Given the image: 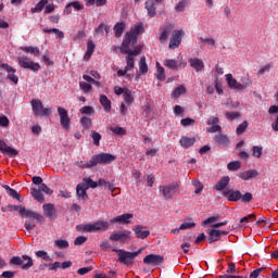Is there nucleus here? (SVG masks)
Instances as JSON below:
<instances>
[{
  "instance_id": "f257e3e1",
  "label": "nucleus",
  "mask_w": 278,
  "mask_h": 278,
  "mask_svg": "<svg viewBox=\"0 0 278 278\" xmlns=\"http://www.w3.org/2000/svg\"><path fill=\"white\" fill-rule=\"evenodd\" d=\"M142 31H144V27H142V25H137L127 31L122 42L121 53L130 55L131 58L140 55L142 52V46H137L134 50H131V47L138 42V36H140Z\"/></svg>"
},
{
  "instance_id": "f03ea898",
  "label": "nucleus",
  "mask_w": 278,
  "mask_h": 278,
  "mask_svg": "<svg viewBox=\"0 0 278 278\" xmlns=\"http://www.w3.org/2000/svg\"><path fill=\"white\" fill-rule=\"evenodd\" d=\"M116 161V155L101 152L99 154H94L91 156L90 161L84 163V161H76L74 164L78 168L86 169V168H94V166L112 164V162Z\"/></svg>"
},
{
  "instance_id": "7ed1b4c3",
  "label": "nucleus",
  "mask_w": 278,
  "mask_h": 278,
  "mask_svg": "<svg viewBox=\"0 0 278 278\" xmlns=\"http://www.w3.org/2000/svg\"><path fill=\"white\" fill-rule=\"evenodd\" d=\"M7 207L9 212H20L21 216H27L28 218L37 220V223H42L45 220V216H42V214L36 213L31 210H27L23 205L9 204Z\"/></svg>"
},
{
  "instance_id": "20e7f679",
  "label": "nucleus",
  "mask_w": 278,
  "mask_h": 278,
  "mask_svg": "<svg viewBox=\"0 0 278 278\" xmlns=\"http://www.w3.org/2000/svg\"><path fill=\"white\" fill-rule=\"evenodd\" d=\"M12 266H21L22 270H29L34 266V260L29 255L13 256L10 260Z\"/></svg>"
},
{
  "instance_id": "39448f33",
  "label": "nucleus",
  "mask_w": 278,
  "mask_h": 278,
  "mask_svg": "<svg viewBox=\"0 0 278 278\" xmlns=\"http://www.w3.org/2000/svg\"><path fill=\"white\" fill-rule=\"evenodd\" d=\"M114 253H117V262L119 264H124V266H131L134 265V254L129 251H125L123 249H113Z\"/></svg>"
},
{
  "instance_id": "423d86ee",
  "label": "nucleus",
  "mask_w": 278,
  "mask_h": 278,
  "mask_svg": "<svg viewBox=\"0 0 278 278\" xmlns=\"http://www.w3.org/2000/svg\"><path fill=\"white\" fill-rule=\"evenodd\" d=\"M31 110L35 116H49L51 114V109H47L42 105V101L38 99H33L30 101Z\"/></svg>"
},
{
  "instance_id": "0eeeda50",
  "label": "nucleus",
  "mask_w": 278,
  "mask_h": 278,
  "mask_svg": "<svg viewBox=\"0 0 278 278\" xmlns=\"http://www.w3.org/2000/svg\"><path fill=\"white\" fill-rule=\"evenodd\" d=\"M159 190L160 192H162L164 199H173V197H175V194L177 193V190H179V182H172L166 186H160Z\"/></svg>"
},
{
  "instance_id": "6e6552de",
  "label": "nucleus",
  "mask_w": 278,
  "mask_h": 278,
  "mask_svg": "<svg viewBox=\"0 0 278 278\" xmlns=\"http://www.w3.org/2000/svg\"><path fill=\"white\" fill-rule=\"evenodd\" d=\"M17 62L22 68H25L26 71H33L34 73L40 68V63L34 62L25 55L18 56Z\"/></svg>"
},
{
  "instance_id": "1a4fd4ad",
  "label": "nucleus",
  "mask_w": 278,
  "mask_h": 278,
  "mask_svg": "<svg viewBox=\"0 0 278 278\" xmlns=\"http://www.w3.org/2000/svg\"><path fill=\"white\" fill-rule=\"evenodd\" d=\"M109 240H111V242H129V240H131V231L121 230L117 232H112Z\"/></svg>"
},
{
  "instance_id": "9d476101",
  "label": "nucleus",
  "mask_w": 278,
  "mask_h": 278,
  "mask_svg": "<svg viewBox=\"0 0 278 278\" xmlns=\"http://www.w3.org/2000/svg\"><path fill=\"white\" fill-rule=\"evenodd\" d=\"M143 264L153 267L162 266L164 264V257L160 254H148L143 258Z\"/></svg>"
},
{
  "instance_id": "9b49d317",
  "label": "nucleus",
  "mask_w": 278,
  "mask_h": 278,
  "mask_svg": "<svg viewBox=\"0 0 278 278\" xmlns=\"http://www.w3.org/2000/svg\"><path fill=\"white\" fill-rule=\"evenodd\" d=\"M58 113L60 116V124L63 129H71V117H68V111L66 109L59 106Z\"/></svg>"
},
{
  "instance_id": "f8f14e48",
  "label": "nucleus",
  "mask_w": 278,
  "mask_h": 278,
  "mask_svg": "<svg viewBox=\"0 0 278 278\" xmlns=\"http://www.w3.org/2000/svg\"><path fill=\"white\" fill-rule=\"evenodd\" d=\"M144 229H147V227L142 225H137L132 227V231L135 232L136 238H138L139 240H147V238L151 236V231Z\"/></svg>"
},
{
  "instance_id": "ddd939ff",
  "label": "nucleus",
  "mask_w": 278,
  "mask_h": 278,
  "mask_svg": "<svg viewBox=\"0 0 278 278\" xmlns=\"http://www.w3.org/2000/svg\"><path fill=\"white\" fill-rule=\"evenodd\" d=\"M131 218H134V214L131 213H125L122 215H118L116 217H113L110 223H118L119 225H130L131 224Z\"/></svg>"
},
{
  "instance_id": "4468645a",
  "label": "nucleus",
  "mask_w": 278,
  "mask_h": 278,
  "mask_svg": "<svg viewBox=\"0 0 278 278\" xmlns=\"http://www.w3.org/2000/svg\"><path fill=\"white\" fill-rule=\"evenodd\" d=\"M225 78H226L227 85L231 90H238V92H242V88H243L242 84L238 83V80L233 78V75L226 74Z\"/></svg>"
},
{
  "instance_id": "2eb2a0df",
  "label": "nucleus",
  "mask_w": 278,
  "mask_h": 278,
  "mask_svg": "<svg viewBox=\"0 0 278 278\" xmlns=\"http://www.w3.org/2000/svg\"><path fill=\"white\" fill-rule=\"evenodd\" d=\"M181 36H184V30H174L169 41V49H177L181 45Z\"/></svg>"
},
{
  "instance_id": "dca6fc26",
  "label": "nucleus",
  "mask_w": 278,
  "mask_h": 278,
  "mask_svg": "<svg viewBox=\"0 0 278 278\" xmlns=\"http://www.w3.org/2000/svg\"><path fill=\"white\" fill-rule=\"evenodd\" d=\"M42 210H43L45 216H47V218H49V220H55V218H58L55 205H53L51 203L43 204Z\"/></svg>"
},
{
  "instance_id": "f3484780",
  "label": "nucleus",
  "mask_w": 278,
  "mask_h": 278,
  "mask_svg": "<svg viewBox=\"0 0 278 278\" xmlns=\"http://www.w3.org/2000/svg\"><path fill=\"white\" fill-rule=\"evenodd\" d=\"M1 66L7 71V73H9L7 78L16 86V84H18V76L15 74L16 68L10 66L8 63H3Z\"/></svg>"
},
{
  "instance_id": "a211bd4d",
  "label": "nucleus",
  "mask_w": 278,
  "mask_h": 278,
  "mask_svg": "<svg viewBox=\"0 0 278 278\" xmlns=\"http://www.w3.org/2000/svg\"><path fill=\"white\" fill-rule=\"evenodd\" d=\"M0 152L1 153H7V155H9V157H16V155H18V152L16 149L8 146V143H5V141L0 139Z\"/></svg>"
},
{
  "instance_id": "6ab92c4d",
  "label": "nucleus",
  "mask_w": 278,
  "mask_h": 278,
  "mask_svg": "<svg viewBox=\"0 0 278 278\" xmlns=\"http://www.w3.org/2000/svg\"><path fill=\"white\" fill-rule=\"evenodd\" d=\"M223 197H228V201L238 203L242 199V192L240 190H225Z\"/></svg>"
},
{
  "instance_id": "aec40b11",
  "label": "nucleus",
  "mask_w": 278,
  "mask_h": 278,
  "mask_svg": "<svg viewBox=\"0 0 278 278\" xmlns=\"http://www.w3.org/2000/svg\"><path fill=\"white\" fill-rule=\"evenodd\" d=\"M238 177L242 179V181H250V179H255V177H260V172H257V169H249L239 173Z\"/></svg>"
},
{
  "instance_id": "412c9836",
  "label": "nucleus",
  "mask_w": 278,
  "mask_h": 278,
  "mask_svg": "<svg viewBox=\"0 0 278 278\" xmlns=\"http://www.w3.org/2000/svg\"><path fill=\"white\" fill-rule=\"evenodd\" d=\"M110 229V223L98 220L93 224H91V231H108Z\"/></svg>"
},
{
  "instance_id": "4be33fe9",
  "label": "nucleus",
  "mask_w": 278,
  "mask_h": 278,
  "mask_svg": "<svg viewBox=\"0 0 278 278\" xmlns=\"http://www.w3.org/2000/svg\"><path fill=\"white\" fill-rule=\"evenodd\" d=\"M86 184H78L76 187V194L78 199H81V201H88V192H87Z\"/></svg>"
},
{
  "instance_id": "5701e85b",
  "label": "nucleus",
  "mask_w": 278,
  "mask_h": 278,
  "mask_svg": "<svg viewBox=\"0 0 278 278\" xmlns=\"http://www.w3.org/2000/svg\"><path fill=\"white\" fill-rule=\"evenodd\" d=\"M189 64L197 73H200V71H203L205 68V64L203 63V60L197 59V58H191L189 59Z\"/></svg>"
},
{
  "instance_id": "b1692460",
  "label": "nucleus",
  "mask_w": 278,
  "mask_h": 278,
  "mask_svg": "<svg viewBox=\"0 0 278 278\" xmlns=\"http://www.w3.org/2000/svg\"><path fill=\"white\" fill-rule=\"evenodd\" d=\"M99 101L106 114L112 112V101L110 98H108V96L101 94Z\"/></svg>"
},
{
  "instance_id": "393cba45",
  "label": "nucleus",
  "mask_w": 278,
  "mask_h": 278,
  "mask_svg": "<svg viewBox=\"0 0 278 278\" xmlns=\"http://www.w3.org/2000/svg\"><path fill=\"white\" fill-rule=\"evenodd\" d=\"M146 10L148 11L150 18L157 16V12L155 11V2H153V0L146 1Z\"/></svg>"
},
{
  "instance_id": "a878e982",
  "label": "nucleus",
  "mask_w": 278,
  "mask_h": 278,
  "mask_svg": "<svg viewBox=\"0 0 278 278\" xmlns=\"http://www.w3.org/2000/svg\"><path fill=\"white\" fill-rule=\"evenodd\" d=\"M214 141L222 147H229V137L227 135L218 134L214 137Z\"/></svg>"
},
{
  "instance_id": "bb28decb",
  "label": "nucleus",
  "mask_w": 278,
  "mask_h": 278,
  "mask_svg": "<svg viewBox=\"0 0 278 278\" xmlns=\"http://www.w3.org/2000/svg\"><path fill=\"white\" fill-rule=\"evenodd\" d=\"M195 142L197 139L194 137H181L179 140V143L184 149H190V147H192V144H194Z\"/></svg>"
},
{
  "instance_id": "cd10ccee",
  "label": "nucleus",
  "mask_w": 278,
  "mask_h": 278,
  "mask_svg": "<svg viewBox=\"0 0 278 278\" xmlns=\"http://www.w3.org/2000/svg\"><path fill=\"white\" fill-rule=\"evenodd\" d=\"M229 186V176L223 177L215 186L214 189L217 190V192H220L225 190Z\"/></svg>"
},
{
  "instance_id": "c85d7f7f",
  "label": "nucleus",
  "mask_w": 278,
  "mask_h": 278,
  "mask_svg": "<svg viewBox=\"0 0 278 278\" xmlns=\"http://www.w3.org/2000/svg\"><path fill=\"white\" fill-rule=\"evenodd\" d=\"M127 27V25L125 24V22H118L115 24L113 31L115 34V38H121V36H123V31H125V28Z\"/></svg>"
},
{
  "instance_id": "c756f323",
  "label": "nucleus",
  "mask_w": 278,
  "mask_h": 278,
  "mask_svg": "<svg viewBox=\"0 0 278 278\" xmlns=\"http://www.w3.org/2000/svg\"><path fill=\"white\" fill-rule=\"evenodd\" d=\"M175 27L173 25H167L160 35V42H166L168 40V36H170V31H173Z\"/></svg>"
},
{
  "instance_id": "7c9ffc66",
  "label": "nucleus",
  "mask_w": 278,
  "mask_h": 278,
  "mask_svg": "<svg viewBox=\"0 0 278 278\" xmlns=\"http://www.w3.org/2000/svg\"><path fill=\"white\" fill-rule=\"evenodd\" d=\"M220 240V230L211 229L208 231V243L213 244V242H218Z\"/></svg>"
},
{
  "instance_id": "2f4dec72",
  "label": "nucleus",
  "mask_w": 278,
  "mask_h": 278,
  "mask_svg": "<svg viewBox=\"0 0 278 278\" xmlns=\"http://www.w3.org/2000/svg\"><path fill=\"white\" fill-rule=\"evenodd\" d=\"M49 0H40L34 8L30 9L31 14H38L45 10Z\"/></svg>"
},
{
  "instance_id": "473e14b6",
  "label": "nucleus",
  "mask_w": 278,
  "mask_h": 278,
  "mask_svg": "<svg viewBox=\"0 0 278 278\" xmlns=\"http://www.w3.org/2000/svg\"><path fill=\"white\" fill-rule=\"evenodd\" d=\"M30 194L35 199V201H38V203L45 202V195L42 194V191L36 188L30 189Z\"/></svg>"
},
{
  "instance_id": "72a5a7b5",
  "label": "nucleus",
  "mask_w": 278,
  "mask_h": 278,
  "mask_svg": "<svg viewBox=\"0 0 278 278\" xmlns=\"http://www.w3.org/2000/svg\"><path fill=\"white\" fill-rule=\"evenodd\" d=\"M139 73H141V75H147V73H149V65H147L146 56H141V59H140Z\"/></svg>"
},
{
  "instance_id": "f704fd0d",
  "label": "nucleus",
  "mask_w": 278,
  "mask_h": 278,
  "mask_svg": "<svg viewBox=\"0 0 278 278\" xmlns=\"http://www.w3.org/2000/svg\"><path fill=\"white\" fill-rule=\"evenodd\" d=\"M123 99L126 105H131V103H134V93L131 92V90L126 88L123 94Z\"/></svg>"
},
{
  "instance_id": "c9c22d12",
  "label": "nucleus",
  "mask_w": 278,
  "mask_h": 278,
  "mask_svg": "<svg viewBox=\"0 0 278 278\" xmlns=\"http://www.w3.org/2000/svg\"><path fill=\"white\" fill-rule=\"evenodd\" d=\"M21 51H24V53H30V55L38 56L40 55V49L34 48L31 46L29 47H21Z\"/></svg>"
},
{
  "instance_id": "e433bc0d",
  "label": "nucleus",
  "mask_w": 278,
  "mask_h": 278,
  "mask_svg": "<svg viewBox=\"0 0 278 278\" xmlns=\"http://www.w3.org/2000/svg\"><path fill=\"white\" fill-rule=\"evenodd\" d=\"M125 68L126 71H134V68H136V59H134V56L127 54Z\"/></svg>"
},
{
  "instance_id": "4c0bfd02",
  "label": "nucleus",
  "mask_w": 278,
  "mask_h": 278,
  "mask_svg": "<svg viewBox=\"0 0 278 278\" xmlns=\"http://www.w3.org/2000/svg\"><path fill=\"white\" fill-rule=\"evenodd\" d=\"M81 184H85V188L88 190L89 188H98L99 187V184L94 180H92V178H84L83 179V182Z\"/></svg>"
},
{
  "instance_id": "58836bf2",
  "label": "nucleus",
  "mask_w": 278,
  "mask_h": 278,
  "mask_svg": "<svg viewBox=\"0 0 278 278\" xmlns=\"http://www.w3.org/2000/svg\"><path fill=\"white\" fill-rule=\"evenodd\" d=\"M163 64L167 68H172V71H175V68L179 67V63L176 60L166 59L163 61Z\"/></svg>"
},
{
  "instance_id": "ea45409f",
  "label": "nucleus",
  "mask_w": 278,
  "mask_h": 278,
  "mask_svg": "<svg viewBox=\"0 0 278 278\" xmlns=\"http://www.w3.org/2000/svg\"><path fill=\"white\" fill-rule=\"evenodd\" d=\"M51 31L55 34L56 38H61V39L64 38V31L58 28H43L45 34H51Z\"/></svg>"
},
{
  "instance_id": "a19ab883",
  "label": "nucleus",
  "mask_w": 278,
  "mask_h": 278,
  "mask_svg": "<svg viewBox=\"0 0 278 278\" xmlns=\"http://www.w3.org/2000/svg\"><path fill=\"white\" fill-rule=\"evenodd\" d=\"M180 94H186V87L184 85H180L179 87H177L173 93H172V97L174 99H179V96Z\"/></svg>"
},
{
  "instance_id": "79ce46f5",
  "label": "nucleus",
  "mask_w": 278,
  "mask_h": 278,
  "mask_svg": "<svg viewBox=\"0 0 278 278\" xmlns=\"http://www.w3.org/2000/svg\"><path fill=\"white\" fill-rule=\"evenodd\" d=\"M91 138L94 147H99L101 144V134H99L97 130H91Z\"/></svg>"
},
{
  "instance_id": "37998d69",
  "label": "nucleus",
  "mask_w": 278,
  "mask_h": 278,
  "mask_svg": "<svg viewBox=\"0 0 278 278\" xmlns=\"http://www.w3.org/2000/svg\"><path fill=\"white\" fill-rule=\"evenodd\" d=\"M80 125L84 129H90L92 127V119H90V117L84 116L80 118Z\"/></svg>"
},
{
  "instance_id": "c03bdc74",
  "label": "nucleus",
  "mask_w": 278,
  "mask_h": 278,
  "mask_svg": "<svg viewBox=\"0 0 278 278\" xmlns=\"http://www.w3.org/2000/svg\"><path fill=\"white\" fill-rule=\"evenodd\" d=\"M249 127V122L244 121L240 125L237 126L236 134L237 136H242L243 131H247V128Z\"/></svg>"
},
{
  "instance_id": "a18cd8bd",
  "label": "nucleus",
  "mask_w": 278,
  "mask_h": 278,
  "mask_svg": "<svg viewBox=\"0 0 278 278\" xmlns=\"http://www.w3.org/2000/svg\"><path fill=\"white\" fill-rule=\"evenodd\" d=\"M241 167L242 163L240 161H232L227 165L228 170H240Z\"/></svg>"
},
{
  "instance_id": "49530a36",
  "label": "nucleus",
  "mask_w": 278,
  "mask_h": 278,
  "mask_svg": "<svg viewBox=\"0 0 278 278\" xmlns=\"http://www.w3.org/2000/svg\"><path fill=\"white\" fill-rule=\"evenodd\" d=\"M76 229L78 231H87V233H92V224L77 225Z\"/></svg>"
},
{
  "instance_id": "de8ad7c7",
  "label": "nucleus",
  "mask_w": 278,
  "mask_h": 278,
  "mask_svg": "<svg viewBox=\"0 0 278 278\" xmlns=\"http://www.w3.org/2000/svg\"><path fill=\"white\" fill-rule=\"evenodd\" d=\"M35 254L37 257H41L42 260H45V262H51V256H49V253L43 250H39Z\"/></svg>"
},
{
  "instance_id": "09e8293b",
  "label": "nucleus",
  "mask_w": 278,
  "mask_h": 278,
  "mask_svg": "<svg viewBox=\"0 0 278 278\" xmlns=\"http://www.w3.org/2000/svg\"><path fill=\"white\" fill-rule=\"evenodd\" d=\"M111 131L115 134L116 136H125L127 134V130L123 127H111Z\"/></svg>"
},
{
  "instance_id": "8fccbe9b",
  "label": "nucleus",
  "mask_w": 278,
  "mask_h": 278,
  "mask_svg": "<svg viewBox=\"0 0 278 278\" xmlns=\"http://www.w3.org/2000/svg\"><path fill=\"white\" fill-rule=\"evenodd\" d=\"M80 114H87L89 116H92V114H94V108L92 106H83L79 110Z\"/></svg>"
},
{
  "instance_id": "3c124183",
  "label": "nucleus",
  "mask_w": 278,
  "mask_h": 278,
  "mask_svg": "<svg viewBox=\"0 0 278 278\" xmlns=\"http://www.w3.org/2000/svg\"><path fill=\"white\" fill-rule=\"evenodd\" d=\"M194 123H195L194 119L190 118V117H186L180 121V125L182 127H190V126L194 125Z\"/></svg>"
},
{
  "instance_id": "603ef678",
  "label": "nucleus",
  "mask_w": 278,
  "mask_h": 278,
  "mask_svg": "<svg viewBox=\"0 0 278 278\" xmlns=\"http://www.w3.org/2000/svg\"><path fill=\"white\" fill-rule=\"evenodd\" d=\"M227 121H236V118H240V112H226Z\"/></svg>"
},
{
  "instance_id": "864d4df0",
  "label": "nucleus",
  "mask_w": 278,
  "mask_h": 278,
  "mask_svg": "<svg viewBox=\"0 0 278 278\" xmlns=\"http://www.w3.org/2000/svg\"><path fill=\"white\" fill-rule=\"evenodd\" d=\"M54 244L58 247V249H68V241L66 240H55Z\"/></svg>"
},
{
  "instance_id": "5fc2aeb1",
  "label": "nucleus",
  "mask_w": 278,
  "mask_h": 278,
  "mask_svg": "<svg viewBox=\"0 0 278 278\" xmlns=\"http://www.w3.org/2000/svg\"><path fill=\"white\" fill-rule=\"evenodd\" d=\"M38 189L40 190V192H45V194H53V190H51L49 188V186H47V184H41Z\"/></svg>"
},
{
  "instance_id": "6e6d98bb",
  "label": "nucleus",
  "mask_w": 278,
  "mask_h": 278,
  "mask_svg": "<svg viewBox=\"0 0 278 278\" xmlns=\"http://www.w3.org/2000/svg\"><path fill=\"white\" fill-rule=\"evenodd\" d=\"M241 201L242 203H251L253 201V194L251 192H247L242 195L241 193Z\"/></svg>"
},
{
  "instance_id": "4d7b16f0",
  "label": "nucleus",
  "mask_w": 278,
  "mask_h": 278,
  "mask_svg": "<svg viewBox=\"0 0 278 278\" xmlns=\"http://www.w3.org/2000/svg\"><path fill=\"white\" fill-rule=\"evenodd\" d=\"M88 241V237L79 236L74 240L75 247H81L85 242Z\"/></svg>"
},
{
  "instance_id": "13d9d810",
  "label": "nucleus",
  "mask_w": 278,
  "mask_h": 278,
  "mask_svg": "<svg viewBox=\"0 0 278 278\" xmlns=\"http://www.w3.org/2000/svg\"><path fill=\"white\" fill-rule=\"evenodd\" d=\"M79 86H80V89L83 90V92H90V90H92V85H90L86 81H80Z\"/></svg>"
},
{
  "instance_id": "bf43d9fd",
  "label": "nucleus",
  "mask_w": 278,
  "mask_h": 278,
  "mask_svg": "<svg viewBox=\"0 0 278 278\" xmlns=\"http://www.w3.org/2000/svg\"><path fill=\"white\" fill-rule=\"evenodd\" d=\"M251 84H252L251 78H249V77L241 78L242 91L247 90V88H249V86H251Z\"/></svg>"
},
{
  "instance_id": "052dcab7",
  "label": "nucleus",
  "mask_w": 278,
  "mask_h": 278,
  "mask_svg": "<svg viewBox=\"0 0 278 278\" xmlns=\"http://www.w3.org/2000/svg\"><path fill=\"white\" fill-rule=\"evenodd\" d=\"M24 227L27 231H31V229H36V223L31 219H27L24 224Z\"/></svg>"
},
{
  "instance_id": "680f3d73",
  "label": "nucleus",
  "mask_w": 278,
  "mask_h": 278,
  "mask_svg": "<svg viewBox=\"0 0 278 278\" xmlns=\"http://www.w3.org/2000/svg\"><path fill=\"white\" fill-rule=\"evenodd\" d=\"M156 79L160 81H164L166 79V75L164 73V67H159L157 74H156Z\"/></svg>"
},
{
  "instance_id": "e2e57ef3",
  "label": "nucleus",
  "mask_w": 278,
  "mask_h": 278,
  "mask_svg": "<svg viewBox=\"0 0 278 278\" xmlns=\"http://www.w3.org/2000/svg\"><path fill=\"white\" fill-rule=\"evenodd\" d=\"M193 186L195 188V194H201L203 192V184H201V181H194Z\"/></svg>"
},
{
  "instance_id": "0e129e2a",
  "label": "nucleus",
  "mask_w": 278,
  "mask_h": 278,
  "mask_svg": "<svg viewBox=\"0 0 278 278\" xmlns=\"http://www.w3.org/2000/svg\"><path fill=\"white\" fill-rule=\"evenodd\" d=\"M77 273L80 275V276H84V275H88V273H92V266H88V267H81L77 270Z\"/></svg>"
},
{
  "instance_id": "69168bd1",
  "label": "nucleus",
  "mask_w": 278,
  "mask_h": 278,
  "mask_svg": "<svg viewBox=\"0 0 278 278\" xmlns=\"http://www.w3.org/2000/svg\"><path fill=\"white\" fill-rule=\"evenodd\" d=\"M252 151H253V156L254 157H262V147L254 146L252 148Z\"/></svg>"
},
{
  "instance_id": "338daca9",
  "label": "nucleus",
  "mask_w": 278,
  "mask_h": 278,
  "mask_svg": "<svg viewBox=\"0 0 278 278\" xmlns=\"http://www.w3.org/2000/svg\"><path fill=\"white\" fill-rule=\"evenodd\" d=\"M15 275H16V271L5 270L0 275V277L1 278H14Z\"/></svg>"
},
{
  "instance_id": "774afa93",
  "label": "nucleus",
  "mask_w": 278,
  "mask_h": 278,
  "mask_svg": "<svg viewBox=\"0 0 278 278\" xmlns=\"http://www.w3.org/2000/svg\"><path fill=\"white\" fill-rule=\"evenodd\" d=\"M264 270V267H260L255 270H253L251 274H250V278H257L260 277V275H262V271Z\"/></svg>"
}]
</instances>
